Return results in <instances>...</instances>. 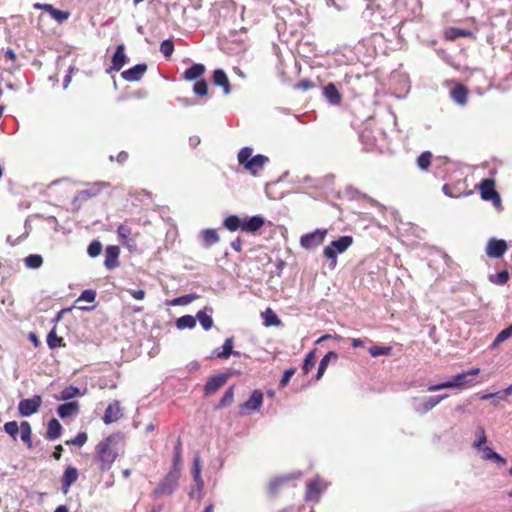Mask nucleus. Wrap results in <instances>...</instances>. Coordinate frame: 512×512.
<instances>
[{
    "label": "nucleus",
    "instance_id": "nucleus-1",
    "mask_svg": "<svg viewBox=\"0 0 512 512\" xmlns=\"http://www.w3.org/2000/svg\"><path fill=\"white\" fill-rule=\"evenodd\" d=\"M119 452V437L110 435L96 446V459L102 471L109 470Z\"/></svg>",
    "mask_w": 512,
    "mask_h": 512
},
{
    "label": "nucleus",
    "instance_id": "nucleus-2",
    "mask_svg": "<svg viewBox=\"0 0 512 512\" xmlns=\"http://www.w3.org/2000/svg\"><path fill=\"white\" fill-rule=\"evenodd\" d=\"M237 160L250 175L258 177L264 167L270 162L269 157L263 154H253V148L245 146L237 154Z\"/></svg>",
    "mask_w": 512,
    "mask_h": 512
},
{
    "label": "nucleus",
    "instance_id": "nucleus-3",
    "mask_svg": "<svg viewBox=\"0 0 512 512\" xmlns=\"http://www.w3.org/2000/svg\"><path fill=\"white\" fill-rule=\"evenodd\" d=\"M480 372L479 368H473L469 371L459 373L455 376H453L450 380L429 385L427 387L428 392H436L440 391L442 389H448V388H464L468 387L474 384L473 377L478 375Z\"/></svg>",
    "mask_w": 512,
    "mask_h": 512
},
{
    "label": "nucleus",
    "instance_id": "nucleus-4",
    "mask_svg": "<svg viewBox=\"0 0 512 512\" xmlns=\"http://www.w3.org/2000/svg\"><path fill=\"white\" fill-rule=\"evenodd\" d=\"M353 243L351 236H342L332 241L323 250L324 256L330 260V267L335 268L337 264V255L344 253Z\"/></svg>",
    "mask_w": 512,
    "mask_h": 512
},
{
    "label": "nucleus",
    "instance_id": "nucleus-5",
    "mask_svg": "<svg viewBox=\"0 0 512 512\" xmlns=\"http://www.w3.org/2000/svg\"><path fill=\"white\" fill-rule=\"evenodd\" d=\"M329 482L323 479L321 476H315L306 485L305 500L307 502L318 503L321 498V494L328 488Z\"/></svg>",
    "mask_w": 512,
    "mask_h": 512
},
{
    "label": "nucleus",
    "instance_id": "nucleus-6",
    "mask_svg": "<svg viewBox=\"0 0 512 512\" xmlns=\"http://www.w3.org/2000/svg\"><path fill=\"white\" fill-rule=\"evenodd\" d=\"M180 473L170 470L165 478L159 483L157 488L154 490L156 496L171 495L178 486V480Z\"/></svg>",
    "mask_w": 512,
    "mask_h": 512
},
{
    "label": "nucleus",
    "instance_id": "nucleus-7",
    "mask_svg": "<svg viewBox=\"0 0 512 512\" xmlns=\"http://www.w3.org/2000/svg\"><path fill=\"white\" fill-rule=\"evenodd\" d=\"M481 198L486 201H492V204L499 208L501 206V198L494 188V180L485 178L479 185Z\"/></svg>",
    "mask_w": 512,
    "mask_h": 512
},
{
    "label": "nucleus",
    "instance_id": "nucleus-8",
    "mask_svg": "<svg viewBox=\"0 0 512 512\" xmlns=\"http://www.w3.org/2000/svg\"><path fill=\"white\" fill-rule=\"evenodd\" d=\"M326 235V229H316L313 232L302 235L300 238V245L307 250L315 248L323 243Z\"/></svg>",
    "mask_w": 512,
    "mask_h": 512
},
{
    "label": "nucleus",
    "instance_id": "nucleus-9",
    "mask_svg": "<svg viewBox=\"0 0 512 512\" xmlns=\"http://www.w3.org/2000/svg\"><path fill=\"white\" fill-rule=\"evenodd\" d=\"M42 404V398L35 395L32 398L22 399L18 404L19 414L23 417H29L35 414Z\"/></svg>",
    "mask_w": 512,
    "mask_h": 512
},
{
    "label": "nucleus",
    "instance_id": "nucleus-10",
    "mask_svg": "<svg viewBox=\"0 0 512 512\" xmlns=\"http://www.w3.org/2000/svg\"><path fill=\"white\" fill-rule=\"evenodd\" d=\"M508 246L505 240L490 238L486 245L485 253L489 258H501L507 251Z\"/></svg>",
    "mask_w": 512,
    "mask_h": 512
},
{
    "label": "nucleus",
    "instance_id": "nucleus-11",
    "mask_svg": "<svg viewBox=\"0 0 512 512\" xmlns=\"http://www.w3.org/2000/svg\"><path fill=\"white\" fill-rule=\"evenodd\" d=\"M302 477L301 471H295L291 473H287L281 476L274 477L269 482V491L272 494H275L278 492V490L281 488V486L289 481L297 480Z\"/></svg>",
    "mask_w": 512,
    "mask_h": 512
},
{
    "label": "nucleus",
    "instance_id": "nucleus-12",
    "mask_svg": "<svg viewBox=\"0 0 512 512\" xmlns=\"http://www.w3.org/2000/svg\"><path fill=\"white\" fill-rule=\"evenodd\" d=\"M192 474L195 481V488L191 490L190 497L194 498L196 492L200 494L204 487V481L201 476V459L199 455H195L193 459Z\"/></svg>",
    "mask_w": 512,
    "mask_h": 512
},
{
    "label": "nucleus",
    "instance_id": "nucleus-13",
    "mask_svg": "<svg viewBox=\"0 0 512 512\" xmlns=\"http://www.w3.org/2000/svg\"><path fill=\"white\" fill-rule=\"evenodd\" d=\"M263 403V393L260 390H254L250 398L240 405V414H244V410L257 411Z\"/></svg>",
    "mask_w": 512,
    "mask_h": 512
},
{
    "label": "nucleus",
    "instance_id": "nucleus-14",
    "mask_svg": "<svg viewBox=\"0 0 512 512\" xmlns=\"http://www.w3.org/2000/svg\"><path fill=\"white\" fill-rule=\"evenodd\" d=\"M411 405L417 413L425 414L437 405V401L433 400L432 396L427 398L413 397Z\"/></svg>",
    "mask_w": 512,
    "mask_h": 512
},
{
    "label": "nucleus",
    "instance_id": "nucleus-15",
    "mask_svg": "<svg viewBox=\"0 0 512 512\" xmlns=\"http://www.w3.org/2000/svg\"><path fill=\"white\" fill-rule=\"evenodd\" d=\"M147 71L146 64H137L122 72V78L128 82L139 81Z\"/></svg>",
    "mask_w": 512,
    "mask_h": 512
},
{
    "label": "nucleus",
    "instance_id": "nucleus-16",
    "mask_svg": "<svg viewBox=\"0 0 512 512\" xmlns=\"http://www.w3.org/2000/svg\"><path fill=\"white\" fill-rule=\"evenodd\" d=\"M122 408L120 407V403L118 401H114L109 404L105 410L103 416V422L105 424H111L113 422L118 421L122 417Z\"/></svg>",
    "mask_w": 512,
    "mask_h": 512
},
{
    "label": "nucleus",
    "instance_id": "nucleus-17",
    "mask_svg": "<svg viewBox=\"0 0 512 512\" xmlns=\"http://www.w3.org/2000/svg\"><path fill=\"white\" fill-rule=\"evenodd\" d=\"M226 374H219L209 378L204 386V392L206 395L212 394L219 390L227 381Z\"/></svg>",
    "mask_w": 512,
    "mask_h": 512
},
{
    "label": "nucleus",
    "instance_id": "nucleus-18",
    "mask_svg": "<svg viewBox=\"0 0 512 512\" xmlns=\"http://www.w3.org/2000/svg\"><path fill=\"white\" fill-rule=\"evenodd\" d=\"M107 183H97L93 187L85 189L77 193V195L74 197L73 203L76 204L77 202H83L86 201L96 195H98L101 191L102 187H107Z\"/></svg>",
    "mask_w": 512,
    "mask_h": 512
},
{
    "label": "nucleus",
    "instance_id": "nucleus-19",
    "mask_svg": "<svg viewBox=\"0 0 512 512\" xmlns=\"http://www.w3.org/2000/svg\"><path fill=\"white\" fill-rule=\"evenodd\" d=\"M119 254H120V249L118 246L111 245L106 248L104 265L107 269L112 270V269L118 267Z\"/></svg>",
    "mask_w": 512,
    "mask_h": 512
},
{
    "label": "nucleus",
    "instance_id": "nucleus-20",
    "mask_svg": "<svg viewBox=\"0 0 512 512\" xmlns=\"http://www.w3.org/2000/svg\"><path fill=\"white\" fill-rule=\"evenodd\" d=\"M125 47L123 44H120L116 47V50L114 52V55L112 57V66L108 70V72L114 70V71H120L122 67L125 65L127 61V57L125 55Z\"/></svg>",
    "mask_w": 512,
    "mask_h": 512
},
{
    "label": "nucleus",
    "instance_id": "nucleus-21",
    "mask_svg": "<svg viewBox=\"0 0 512 512\" xmlns=\"http://www.w3.org/2000/svg\"><path fill=\"white\" fill-rule=\"evenodd\" d=\"M78 479V471L75 467H67L62 477V491L66 494L71 485L74 484Z\"/></svg>",
    "mask_w": 512,
    "mask_h": 512
},
{
    "label": "nucleus",
    "instance_id": "nucleus-22",
    "mask_svg": "<svg viewBox=\"0 0 512 512\" xmlns=\"http://www.w3.org/2000/svg\"><path fill=\"white\" fill-rule=\"evenodd\" d=\"M212 79H213V83L216 86H220L223 88V92L225 95L230 94V92H231L230 82L228 80L226 73L222 69H216L213 72Z\"/></svg>",
    "mask_w": 512,
    "mask_h": 512
},
{
    "label": "nucleus",
    "instance_id": "nucleus-23",
    "mask_svg": "<svg viewBox=\"0 0 512 512\" xmlns=\"http://www.w3.org/2000/svg\"><path fill=\"white\" fill-rule=\"evenodd\" d=\"M323 95L332 105H339L341 102V94L333 83H329L323 88Z\"/></svg>",
    "mask_w": 512,
    "mask_h": 512
},
{
    "label": "nucleus",
    "instance_id": "nucleus-24",
    "mask_svg": "<svg viewBox=\"0 0 512 512\" xmlns=\"http://www.w3.org/2000/svg\"><path fill=\"white\" fill-rule=\"evenodd\" d=\"M468 91L462 84H457L450 92V96L458 105H465L467 102Z\"/></svg>",
    "mask_w": 512,
    "mask_h": 512
},
{
    "label": "nucleus",
    "instance_id": "nucleus-25",
    "mask_svg": "<svg viewBox=\"0 0 512 512\" xmlns=\"http://www.w3.org/2000/svg\"><path fill=\"white\" fill-rule=\"evenodd\" d=\"M264 225V219L261 216H252L243 220L242 230L246 232H255Z\"/></svg>",
    "mask_w": 512,
    "mask_h": 512
},
{
    "label": "nucleus",
    "instance_id": "nucleus-26",
    "mask_svg": "<svg viewBox=\"0 0 512 512\" xmlns=\"http://www.w3.org/2000/svg\"><path fill=\"white\" fill-rule=\"evenodd\" d=\"M205 72V66L200 63L193 64L191 67L185 70L183 78L186 81H194L201 77Z\"/></svg>",
    "mask_w": 512,
    "mask_h": 512
},
{
    "label": "nucleus",
    "instance_id": "nucleus-27",
    "mask_svg": "<svg viewBox=\"0 0 512 512\" xmlns=\"http://www.w3.org/2000/svg\"><path fill=\"white\" fill-rule=\"evenodd\" d=\"M337 359H338V354L336 352H334V351H329L321 359V361L319 363L317 374H316V379L320 380L322 378V376L324 375L325 370L327 369V366L329 365V363L331 361H337Z\"/></svg>",
    "mask_w": 512,
    "mask_h": 512
},
{
    "label": "nucleus",
    "instance_id": "nucleus-28",
    "mask_svg": "<svg viewBox=\"0 0 512 512\" xmlns=\"http://www.w3.org/2000/svg\"><path fill=\"white\" fill-rule=\"evenodd\" d=\"M79 405L77 402H67L57 408V413L61 418L70 417L78 412Z\"/></svg>",
    "mask_w": 512,
    "mask_h": 512
},
{
    "label": "nucleus",
    "instance_id": "nucleus-29",
    "mask_svg": "<svg viewBox=\"0 0 512 512\" xmlns=\"http://www.w3.org/2000/svg\"><path fill=\"white\" fill-rule=\"evenodd\" d=\"M62 426L56 418L49 420L47 425V438L50 440H56L60 437Z\"/></svg>",
    "mask_w": 512,
    "mask_h": 512
},
{
    "label": "nucleus",
    "instance_id": "nucleus-30",
    "mask_svg": "<svg viewBox=\"0 0 512 512\" xmlns=\"http://www.w3.org/2000/svg\"><path fill=\"white\" fill-rule=\"evenodd\" d=\"M19 433L21 440L28 446V448H32V440H31V434L32 429L31 425L27 421H22L20 423L19 427Z\"/></svg>",
    "mask_w": 512,
    "mask_h": 512
},
{
    "label": "nucleus",
    "instance_id": "nucleus-31",
    "mask_svg": "<svg viewBox=\"0 0 512 512\" xmlns=\"http://www.w3.org/2000/svg\"><path fill=\"white\" fill-rule=\"evenodd\" d=\"M206 310H209L210 312H212V308L206 307L205 310L198 311L195 318H196V321L197 320L199 321V323L203 327V329L207 331L212 328L213 319H212L211 315L206 313Z\"/></svg>",
    "mask_w": 512,
    "mask_h": 512
},
{
    "label": "nucleus",
    "instance_id": "nucleus-32",
    "mask_svg": "<svg viewBox=\"0 0 512 512\" xmlns=\"http://www.w3.org/2000/svg\"><path fill=\"white\" fill-rule=\"evenodd\" d=\"M80 395L79 388L75 386H68L64 388L58 395L55 396V399L58 401H68L74 397Z\"/></svg>",
    "mask_w": 512,
    "mask_h": 512
},
{
    "label": "nucleus",
    "instance_id": "nucleus-33",
    "mask_svg": "<svg viewBox=\"0 0 512 512\" xmlns=\"http://www.w3.org/2000/svg\"><path fill=\"white\" fill-rule=\"evenodd\" d=\"M182 469V448L181 442L178 439L174 448L173 465L171 470L181 474Z\"/></svg>",
    "mask_w": 512,
    "mask_h": 512
},
{
    "label": "nucleus",
    "instance_id": "nucleus-34",
    "mask_svg": "<svg viewBox=\"0 0 512 512\" xmlns=\"http://www.w3.org/2000/svg\"><path fill=\"white\" fill-rule=\"evenodd\" d=\"M201 238L206 246H212L219 242V236L215 229H205L201 232Z\"/></svg>",
    "mask_w": 512,
    "mask_h": 512
},
{
    "label": "nucleus",
    "instance_id": "nucleus-35",
    "mask_svg": "<svg viewBox=\"0 0 512 512\" xmlns=\"http://www.w3.org/2000/svg\"><path fill=\"white\" fill-rule=\"evenodd\" d=\"M223 225L226 229H228L229 231H232V232L236 231L238 229L242 230L243 220H241L236 215H231V216H228L227 218H225Z\"/></svg>",
    "mask_w": 512,
    "mask_h": 512
},
{
    "label": "nucleus",
    "instance_id": "nucleus-36",
    "mask_svg": "<svg viewBox=\"0 0 512 512\" xmlns=\"http://www.w3.org/2000/svg\"><path fill=\"white\" fill-rule=\"evenodd\" d=\"M196 326V318L192 315H184L176 320V327L180 330L192 329Z\"/></svg>",
    "mask_w": 512,
    "mask_h": 512
},
{
    "label": "nucleus",
    "instance_id": "nucleus-37",
    "mask_svg": "<svg viewBox=\"0 0 512 512\" xmlns=\"http://www.w3.org/2000/svg\"><path fill=\"white\" fill-rule=\"evenodd\" d=\"M232 354L239 355V352L233 351V339L227 338L222 346V351L217 353V357L221 359H228Z\"/></svg>",
    "mask_w": 512,
    "mask_h": 512
},
{
    "label": "nucleus",
    "instance_id": "nucleus-38",
    "mask_svg": "<svg viewBox=\"0 0 512 512\" xmlns=\"http://www.w3.org/2000/svg\"><path fill=\"white\" fill-rule=\"evenodd\" d=\"M511 337H512V324L497 334L496 338L494 339L493 343L491 344V348L492 349L496 348L499 344L505 342L506 340L510 339Z\"/></svg>",
    "mask_w": 512,
    "mask_h": 512
},
{
    "label": "nucleus",
    "instance_id": "nucleus-39",
    "mask_svg": "<svg viewBox=\"0 0 512 512\" xmlns=\"http://www.w3.org/2000/svg\"><path fill=\"white\" fill-rule=\"evenodd\" d=\"M47 345L49 346L50 349L65 346L63 338L57 336L55 328L52 329L47 335Z\"/></svg>",
    "mask_w": 512,
    "mask_h": 512
},
{
    "label": "nucleus",
    "instance_id": "nucleus-40",
    "mask_svg": "<svg viewBox=\"0 0 512 512\" xmlns=\"http://www.w3.org/2000/svg\"><path fill=\"white\" fill-rule=\"evenodd\" d=\"M24 264L30 269H37L42 266L43 258L38 254H31L24 259Z\"/></svg>",
    "mask_w": 512,
    "mask_h": 512
},
{
    "label": "nucleus",
    "instance_id": "nucleus-41",
    "mask_svg": "<svg viewBox=\"0 0 512 512\" xmlns=\"http://www.w3.org/2000/svg\"><path fill=\"white\" fill-rule=\"evenodd\" d=\"M509 280V273L507 270H502L494 275H489V281L496 285H505Z\"/></svg>",
    "mask_w": 512,
    "mask_h": 512
},
{
    "label": "nucleus",
    "instance_id": "nucleus-42",
    "mask_svg": "<svg viewBox=\"0 0 512 512\" xmlns=\"http://www.w3.org/2000/svg\"><path fill=\"white\" fill-rule=\"evenodd\" d=\"M432 154L429 151H425L417 158V165L421 170H427L431 164Z\"/></svg>",
    "mask_w": 512,
    "mask_h": 512
},
{
    "label": "nucleus",
    "instance_id": "nucleus-43",
    "mask_svg": "<svg viewBox=\"0 0 512 512\" xmlns=\"http://www.w3.org/2000/svg\"><path fill=\"white\" fill-rule=\"evenodd\" d=\"M19 427L16 421H9L4 424V431L13 438V440L17 439V435L19 434Z\"/></svg>",
    "mask_w": 512,
    "mask_h": 512
},
{
    "label": "nucleus",
    "instance_id": "nucleus-44",
    "mask_svg": "<svg viewBox=\"0 0 512 512\" xmlns=\"http://www.w3.org/2000/svg\"><path fill=\"white\" fill-rule=\"evenodd\" d=\"M476 434H477V439L472 444V447L474 449L484 446L487 442L485 430L482 426L477 427Z\"/></svg>",
    "mask_w": 512,
    "mask_h": 512
},
{
    "label": "nucleus",
    "instance_id": "nucleus-45",
    "mask_svg": "<svg viewBox=\"0 0 512 512\" xmlns=\"http://www.w3.org/2000/svg\"><path fill=\"white\" fill-rule=\"evenodd\" d=\"M392 348L389 346H372L369 348V353L372 357H378L381 355H390Z\"/></svg>",
    "mask_w": 512,
    "mask_h": 512
},
{
    "label": "nucleus",
    "instance_id": "nucleus-46",
    "mask_svg": "<svg viewBox=\"0 0 512 512\" xmlns=\"http://www.w3.org/2000/svg\"><path fill=\"white\" fill-rule=\"evenodd\" d=\"M197 296L195 294H188V295H183V296H180V297H177L173 300H171L170 302V305H173V306H184V305H188L189 303H191Z\"/></svg>",
    "mask_w": 512,
    "mask_h": 512
},
{
    "label": "nucleus",
    "instance_id": "nucleus-47",
    "mask_svg": "<svg viewBox=\"0 0 512 512\" xmlns=\"http://www.w3.org/2000/svg\"><path fill=\"white\" fill-rule=\"evenodd\" d=\"M130 234H131V229H130V227H128L126 225H120L117 229V235H118L119 241L122 244H128Z\"/></svg>",
    "mask_w": 512,
    "mask_h": 512
},
{
    "label": "nucleus",
    "instance_id": "nucleus-48",
    "mask_svg": "<svg viewBox=\"0 0 512 512\" xmlns=\"http://www.w3.org/2000/svg\"><path fill=\"white\" fill-rule=\"evenodd\" d=\"M315 365V351H310L303 362L302 370L304 374L309 373V371L314 367Z\"/></svg>",
    "mask_w": 512,
    "mask_h": 512
},
{
    "label": "nucleus",
    "instance_id": "nucleus-49",
    "mask_svg": "<svg viewBox=\"0 0 512 512\" xmlns=\"http://www.w3.org/2000/svg\"><path fill=\"white\" fill-rule=\"evenodd\" d=\"M101 251H102V244L98 240L92 241L87 248V253L92 258L99 256Z\"/></svg>",
    "mask_w": 512,
    "mask_h": 512
},
{
    "label": "nucleus",
    "instance_id": "nucleus-50",
    "mask_svg": "<svg viewBox=\"0 0 512 512\" xmlns=\"http://www.w3.org/2000/svg\"><path fill=\"white\" fill-rule=\"evenodd\" d=\"M279 323H280V320H279L278 316L273 311L268 309L264 313V324L266 326H276V325H279Z\"/></svg>",
    "mask_w": 512,
    "mask_h": 512
},
{
    "label": "nucleus",
    "instance_id": "nucleus-51",
    "mask_svg": "<svg viewBox=\"0 0 512 512\" xmlns=\"http://www.w3.org/2000/svg\"><path fill=\"white\" fill-rule=\"evenodd\" d=\"M193 92L199 96H205L208 93V85L205 80L196 81L193 86Z\"/></svg>",
    "mask_w": 512,
    "mask_h": 512
},
{
    "label": "nucleus",
    "instance_id": "nucleus-52",
    "mask_svg": "<svg viewBox=\"0 0 512 512\" xmlns=\"http://www.w3.org/2000/svg\"><path fill=\"white\" fill-rule=\"evenodd\" d=\"M234 398V387H229L224 393L222 399L220 400L218 407H224L230 405Z\"/></svg>",
    "mask_w": 512,
    "mask_h": 512
},
{
    "label": "nucleus",
    "instance_id": "nucleus-53",
    "mask_svg": "<svg viewBox=\"0 0 512 512\" xmlns=\"http://www.w3.org/2000/svg\"><path fill=\"white\" fill-rule=\"evenodd\" d=\"M160 52L165 56V57H170L173 52H174V44L172 42V40H164L161 44H160Z\"/></svg>",
    "mask_w": 512,
    "mask_h": 512
},
{
    "label": "nucleus",
    "instance_id": "nucleus-54",
    "mask_svg": "<svg viewBox=\"0 0 512 512\" xmlns=\"http://www.w3.org/2000/svg\"><path fill=\"white\" fill-rule=\"evenodd\" d=\"M96 299V292L91 289L84 290L81 295L78 297L76 302L86 301V302H94Z\"/></svg>",
    "mask_w": 512,
    "mask_h": 512
},
{
    "label": "nucleus",
    "instance_id": "nucleus-55",
    "mask_svg": "<svg viewBox=\"0 0 512 512\" xmlns=\"http://www.w3.org/2000/svg\"><path fill=\"white\" fill-rule=\"evenodd\" d=\"M476 450L481 453V459L485 461H490L493 455L495 454V451L491 447L486 445L479 447Z\"/></svg>",
    "mask_w": 512,
    "mask_h": 512
},
{
    "label": "nucleus",
    "instance_id": "nucleus-56",
    "mask_svg": "<svg viewBox=\"0 0 512 512\" xmlns=\"http://www.w3.org/2000/svg\"><path fill=\"white\" fill-rule=\"evenodd\" d=\"M87 439V434L85 432H80L75 436V438L67 441L66 444H72L81 447L87 442Z\"/></svg>",
    "mask_w": 512,
    "mask_h": 512
},
{
    "label": "nucleus",
    "instance_id": "nucleus-57",
    "mask_svg": "<svg viewBox=\"0 0 512 512\" xmlns=\"http://www.w3.org/2000/svg\"><path fill=\"white\" fill-rule=\"evenodd\" d=\"M50 16L58 23H63L69 18V13L55 8Z\"/></svg>",
    "mask_w": 512,
    "mask_h": 512
},
{
    "label": "nucleus",
    "instance_id": "nucleus-58",
    "mask_svg": "<svg viewBox=\"0 0 512 512\" xmlns=\"http://www.w3.org/2000/svg\"><path fill=\"white\" fill-rule=\"evenodd\" d=\"M295 372H296L295 368H289V369L285 370L283 373V376L280 380V386L285 387L289 383L291 377L295 374Z\"/></svg>",
    "mask_w": 512,
    "mask_h": 512
},
{
    "label": "nucleus",
    "instance_id": "nucleus-59",
    "mask_svg": "<svg viewBox=\"0 0 512 512\" xmlns=\"http://www.w3.org/2000/svg\"><path fill=\"white\" fill-rule=\"evenodd\" d=\"M34 8L37 10H44L50 15L52 14L53 10L55 9L51 4L46 3H35Z\"/></svg>",
    "mask_w": 512,
    "mask_h": 512
},
{
    "label": "nucleus",
    "instance_id": "nucleus-60",
    "mask_svg": "<svg viewBox=\"0 0 512 512\" xmlns=\"http://www.w3.org/2000/svg\"><path fill=\"white\" fill-rule=\"evenodd\" d=\"M490 461L494 462L498 466H505L507 463L506 459L504 457H502L500 454H498L497 452H495V454L493 455V457Z\"/></svg>",
    "mask_w": 512,
    "mask_h": 512
},
{
    "label": "nucleus",
    "instance_id": "nucleus-61",
    "mask_svg": "<svg viewBox=\"0 0 512 512\" xmlns=\"http://www.w3.org/2000/svg\"><path fill=\"white\" fill-rule=\"evenodd\" d=\"M297 87L303 91H306L310 88L313 87V84L310 80H307V79H304V80H301L298 84H297Z\"/></svg>",
    "mask_w": 512,
    "mask_h": 512
},
{
    "label": "nucleus",
    "instance_id": "nucleus-62",
    "mask_svg": "<svg viewBox=\"0 0 512 512\" xmlns=\"http://www.w3.org/2000/svg\"><path fill=\"white\" fill-rule=\"evenodd\" d=\"M73 70H74V68L72 66L69 67L68 73L64 77V81H63V88L64 89H66L69 86L70 82H71V79H72L71 74H72Z\"/></svg>",
    "mask_w": 512,
    "mask_h": 512
},
{
    "label": "nucleus",
    "instance_id": "nucleus-63",
    "mask_svg": "<svg viewBox=\"0 0 512 512\" xmlns=\"http://www.w3.org/2000/svg\"><path fill=\"white\" fill-rule=\"evenodd\" d=\"M132 297L136 300H143L145 297V291L142 289L139 290H133L130 292Z\"/></svg>",
    "mask_w": 512,
    "mask_h": 512
},
{
    "label": "nucleus",
    "instance_id": "nucleus-64",
    "mask_svg": "<svg viewBox=\"0 0 512 512\" xmlns=\"http://www.w3.org/2000/svg\"><path fill=\"white\" fill-rule=\"evenodd\" d=\"M231 247L237 251V252H240L241 249H242V241L240 238H236L235 240H233L231 242Z\"/></svg>",
    "mask_w": 512,
    "mask_h": 512
}]
</instances>
